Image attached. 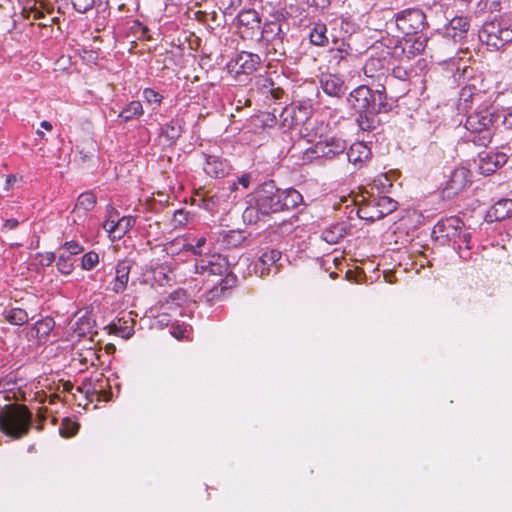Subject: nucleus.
<instances>
[{"instance_id":"nucleus-8","label":"nucleus","mask_w":512,"mask_h":512,"mask_svg":"<svg viewBox=\"0 0 512 512\" xmlns=\"http://www.w3.org/2000/svg\"><path fill=\"white\" fill-rule=\"evenodd\" d=\"M397 201L388 196H378L370 200L366 207L360 209L359 213H366L369 209L375 208V213L369 216H361V218L375 221L394 212L397 209Z\"/></svg>"},{"instance_id":"nucleus-54","label":"nucleus","mask_w":512,"mask_h":512,"mask_svg":"<svg viewBox=\"0 0 512 512\" xmlns=\"http://www.w3.org/2000/svg\"><path fill=\"white\" fill-rule=\"evenodd\" d=\"M116 224L117 221L111 218H108L103 224V228L105 229V231L108 232L109 235L113 238H115V235H117Z\"/></svg>"},{"instance_id":"nucleus-62","label":"nucleus","mask_w":512,"mask_h":512,"mask_svg":"<svg viewBox=\"0 0 512 512\" xmlns=\"http://www.w3.org/2000/svg\"><path fill=\"white\" fill-rule=\"evenodd\" d=\"M375 213V208L374 209H369L366 213H361L360 217L361 216H369V215H372Z\"/></svg>"},{"instance_id":"nucleus-16","label":"nucleus","mask_w":512,"mask_h":512,"mask_svg":"<svg viewBox=\"0 0 512 512\" xmlns=\"http://www.w3.org/2000/svg\"><path fill=\"white\" fill-rule=\"evenodd\" d=\"M205 243V237L198 238L195 245L188 243L186 239L177 238L173 241L167 242L164 245V250L169 254H174L177 250H187L191 251L195 255H201L200 248L204 246Z\"/></svg>"},{"instance_id":"nucleus-29","label":"nucleus","mask_w":512,"mask_h":512,"mask_svg":"<svg viewBox=\"0 0 512 512\" xmlns=\"http://www.w3.org/2000/svg\"><path fill=\"white\" fill-rule=\"evenodd\" d=\"M239 26L254 30L260 28V18L257 11L253 9L241 11L237 16Z\"/></svg>"},{"instance_id":"nucleus-28","label":"nucleus","mask_w":512,"mask_h":512,"mask_svg":"<svg viewBox=\"0 0 512 512\" xmlns=\"http://www.w3.org/2000/svg\"><path fill=\"white\" fill-rule=\"evenodd\" d=\"M309 40L315 46H326L329 42L326 25L322 22L314 23L309 32Z\"/></svg>"},{"instance_id":"nucleus-44","label":"nucleus","mask_w":512,"mask_h":512,"mask_svg":"<svg viewBox=\"0 0 512 512\" xmlns=\"http://www.w3.org/2000/svg\"><path fill=\"white\" fill-rule=\"evenodd\" d=\"M163 133L169 139H177L181 134V126L171 122L165 125Z\"/></svg>"},{"instance_id":"nucleus-13","label":"nucleus","mask_w":512,"mask_h":512,"mask_svg":"<svg viewBox=\"0 0 512 512\" xmlns=\"http://www.w3.org/2000/svg\"><path fill=\"white\" fill-rule=\"evenodd\" d=\"M96 196L92 192L82 193L75 204L72 212L73 222L79 224L86 217L87 213L94 209Z\"/></svg>"},{"instance_id":"nucleus-6","label":"nucleus","mask_w":512,"mask_h":512,"mask_svg":"<svg viewBox=\"0 0 512 512\" xmlns=\"http://www.w3.org/2000/svg\"><path fill=\"white\" fill-rule=\"evenodd\" d=\"M280 193V189L276 188L272 182L261 186L255 197L261 215L266 216L283 210Z\"/></svg>"},{"instance_id":"nucleus-36","label":"nucleus","mask_w":512,"mask_h":512,"mask_svg":"<svg viewBox=\"0 0 512 512\" xmlns=\"http://www.w3.org/2000/svg\"><path fill=\"white\" fill-rule=\"evenodd\" d=\"M172 273L173 269L170 264H161L154 269V278L160 285H164L173 279Z\"/></svg>"},{"instance_id":"nucleus-46","label":"nucleus","mask_w":512,"mask_h":512,"mask_svg":"<svg viewBox=\"0 0 512 512\" xmlns=\"http://www.w3.org/2000/svg\"><path fill=\"white\" fill-rule=\"evenodd\" d=\"M188 221V213L185 212L182 209H179L174 212L173 218H172V225L174 228L182 227L186 225Z\"/></svg>"},{"instance_id":"nucleus-61","label":"nucleus","mask_w":512,"mask_h":512,"mask_svg":"<svg viewBox=\"0 0 512 512\" xmlns=\"http://www.w3.org/2000/svg\"><path fill=\"white\" fill-rule=\"evenodd\" d=\"M373 64H374V61H373V60L365 64V66H364L365 74H367V73L371 70V69H370V67H371Z\"/></svg>"},{"instance_id":"nucleus-11","label":"nucleus","mask_w":512,"mask_h":512,"mask_svg":"<svg viewBox=\"0 0 512 512\" xmlns=\"http://www.w3.org/2000/svg\"><path fill=\"white\" fill-rule=\"evenodd\" d=\"M346 148L347 143L345 140L336 136H330L316 143L315 152L320 154L322 157L332 159L337 155L344 153Z\"/></svg>"},{"instance_id":"nucleus-4","label":"nucleus","mask_w":512,"mask_h":512,"mask_svg":"<svg viewBox=\"0 0 512 512\" xmlns=\"http://www.w3.org/2000/svg\"><path fill=\"white\" fill-rule=\"evenodd\" d=\"M479 39L493 50H499L512 41V23L505 18L486 22L479 32Z\"/></svg>"},{"instance_id":"nucleus-25","label":"nucleus","mask_w":512,"mask_h":512,"mask_svg":"<svg viewBox=\"0 0 512 512\" xmlns=\"http://www.w3.org/2000/svg\"><path fill=\"white\" fill-rule=\"evenodd\" d=\"M281 257V252L278 250H269L264 252L260 258L259 262L256 264L255 269L256 272L260 273V276L268 275L270 273L269 266L274 265Z\"/></svg>"},{"instance_id":"nucleus-22","label":"nucleus","mask_w":512,"mask_h":512,"mask_svg":"<svg viewBox=\"0 0 512 512\" xmlns=\"http://www.w3.org/2000/svg\"><path fill=\"white\" fill-rule=\"evenodd\" d=\"M371 156V151L363 142L353 143L346 152L347 160L354 165H362Z\"/></svg>"},{"instance_id":"nucleus-33","label":"nucleus","mask_w":512,"mask_h":512,"mask_svg":"<svg viewBox=\"0 0 512 512\" xmlns=\"http://www.w3.org/2000/svg\"><path fill=\"white\" fill-rule=\"evenodd\" d=\"M372 109L377 113H386L392 109V105L387 101L385 87L380 85L379 89L373 91Z\"/></svg>"},{"instance_id":"nucleus-18","label":"nucleus","mask_w":512,"mask_h":512,"mask_svg":"<svg viewBox=\"0 0 512 512\" xmlns=\"http://www.w3.org/2000/svg\"><path fill=\"white\" fill-rule=\"evenodd\" d=\"M310 114V111L305 106H292L287 107L283 110L281 116L284 117L283 119V125L285 127H292L296 125L302 124L305 120L308 119V116Z\"/></svg>"},{"instance_id":"nucleus-60","label":"nucleus","mask_w":512,"mask_h":512,"mask_svg":"<svg viewBox=\"0 0 512 512\" xmlns=\"http://www.w3.org/2000/svg\"><path fill=\"white\" fill-rule=\"evenodd\" d=\"M40 126L42 128H44V129H46V130H51L52 129V124L49 121H46V120L42 121L40 123Z\"/></svg>"},{"instance_id":"nucleus-17","label":"nucleus","mask_w":512,"mask_h":512,"mask_svg":"<svg viewBox=\"0 0 512 512\" xmlns=\"http://www.w3.org/2000/svg\"><path fill=\"white\" fill-rule=\"evenodd\" d=\"M469 29V22L466 17L457 16L452 18L444 26V34L455 42L461 40Z\"/></svg>"},{"instance_id":"nucleus-52","label":"nucleus","mask_w":512,"mask_h":512,"mask_svg":"<svg viewBox=\"0 0 512 512\" xmlns=\"http://www.w3.org/2000/svg\"><path fill=\"white\" fill-rule=\"evenodd\" d=\"M250 179H251L250 174H248V173L243 174L242 176L238 177L237 182H234L233 184L230 185V189L236 190L238 184L246 189L249 187Z\"/></svg>"},{"instance_id":"nucleus-45","label":"nucleus","mask_w":512,"mask_h":512,"mask_svg":"<svg viewBox=\"0 0 512 512\" xmlns=\"http://www.w3.org/2000/svg\"><path fill=\"white\" fill-rule=\"evenodd\" d=\"M143 98L151 104L159 105L162 101V95L151 88H145L143 90Z\"/></svg>"},{"instance_id":"nucleus-31","label":"nucleus","mask_w":512,"mask_h":512,"mask_svg":"<svg viewBox=\"0 0 512 512\" xmlns=\"http://www.w3.org/2000/svg\"><path fill=\"white\" fill-rule=\"evenodd\" d=\"M284 36L282 32L281 25L278 22H270L266 23L263 26V29L261 31V37L259 39L260 43L262 45H265L273 40L276 39V37H282Z\"/></svg>"},{"instance_id":"nucleus-48","label":"nucleus","mask_w":512,"mask_h":512,"mask_svg":"<svg viewBox=\"0 0 512 512\" xmlns=\"http://www.w3.org/2000/svg\"><path fill=\"white\" fill-rule=\"evenodd\" d=\"M470 241H471V233L468 229L465 227L463 229H460V235L457 237V242L455 244L458 245V248L461 249V244H465V248L469 250L470 247Z\"/></svg>"},{"instance_id":"nucleus-42","label":"nucleus","mask_w":512,"mask_h":512,"mask_svg":"<svg viewBox=\"0 0 512 512\" xmlns=\"http://www.w3.org/2000/svg\"><path fill=\"white\" fill-rule=\"evenodd\" d=\"M187 300V295L184 290L178 289L172 292L166 299V303H171L177 307H180Z\"/></svg>"},{"instance_id":"nucleus-64","label":"nucleus","mask_w":512,"mask_h":512,"mask_svg":"<svg viewBox=\"0 0 512 512\" xmlns=\"http://www.w3.org/2000/svg\"><path fill=\"white\" fill-rule=\"evenodd\" d=\"M231 237L237 236L238 238H241V234L238 232L231 231Z\"/></svg>"},{"instance_id":"nucleus-49","label":"nucleus","mask_w":512,"mask_h":512,"mask_svg":"<svg viewBox=\"0 0 512 512\" xmlns=\"http://www.w3.org/2000/svg\"><path fill=\"white\" fill-rule=\"evenodd\" d=\"M63 248L71 255H77L83 251V247L76 241L65 242Z\"/></svg>"},{"instance_id":"nucleus-63","label":"nucleus","mask_w":512,"mask_h":512,"mask_svg":"<svg viewBox=\"0 0 512 512\" xmlns=\"http://www.w3.org/2000/svg\"><path fill=\"white\" fill-rule=\"evenodd\" d=\"M172 334L177 338H182L184 336V331H177V333L172 332Z\"/></svg>"},{"instance_id":"nucleus-32","label":"nucleus","mask_w":512,"mask_h":512,"mask_svg":"<svg viewBox=\"0 0 512 512\" xmlns=\"http://www.w3.org/2000/svg\"><path fill=\"white\" fill-rule=\"evenodd\" d=\"M280 192L283 210L293 209L303 201L302 195L295 189H280Z\"/></svg>"},{"instance_id":"nucleus-24","label":"nucleus","mask_w":512,"mask_h":512,"mask_svg":"<svg viewBox=\"0 0 512 512\" xmlns=\"http://www.w3.org/2000/svg\"><path fill=\"white\" fill-rule=\"evenodd\" d=\"M468 182L469 170L464 167L456 168L450 176L447 189L451 190L452 193H458L466 187Z\"/></svg>"},{"instance_id":"nucleus-57","label":"nucleus","mask_w":512,"mask_h":512,"mask_svg":"<svg viewBox=\"0 0 512 512\" xmlns=\"http://www.w3.org/2000/svg\"><path fill=\"white\" fill-rule=\"evenodd\" d=\"M503 125L506 128H512V110L504 116Z\"/></svg>"},{"instance_id":"nucleus-5","label":"nucleus","mask_w":512,"mask_h":512,"mask_svg":"<svg viewBox=\"0 0 512 512\" xmlns=\"http://www.w3.org/2000/svg\"><path fill=\"white\" fill-rule=\"evenodd\" d=\"M395 24L405 35L421 32L427 23L425 13L419 8H408L395 14Z\"/></svg>"},{"instance_id":"nucleus-21","label":"nucleus","mask_w":512,"mask_h":512,"mask_svg":"<svg viewBox=\"0 0 512 512\" xmlns=\"http://www.w3.org/2000/svg\"><path fill=\"white\" fill-rule=\"evenodd\" d=\"M333 42L337 46L331 48L329 51L331 57L330 61L335 63L337 66L348 64L349 59L353 57L351 46L344 40L339 42L334 39Z\"/></svg>"},{"instance_id":"nucleus-59","label":"nucleus","mask_w":512,"mask_h":512,"mask_svg":"<svg viewBox=\"0 0 512 512\" xmlns=\"http://www.w3.org/2000/svg\"><path fill=\"white\" fill-rule=\"evenodd\" d=\"M309 2L312 4V5H316L318 7H326L329 3V0H309Z\"/></svg>"},{"instance_id":"nucleus-2","label":"nucleus","mask_w":512,"mask_h":512,"mask_svg":"<svg viewBox=\"0 0 512 512\" xmlns=\"http://www.w3.org/2000/svg\"><path fill=\"white\" fill-rule=\"evenodd\" d=\"M32 423V413L25 405L8 404L0 410V431L11 439L27 436Z\"/></svg>"},{"instance_id":"nucleus-40","label":"nucleus","mask_w":512,"mask_h":512,"mask_svg":"<svg viewBox=\"0 0 512 512\" xmlns=\"http://www.w3.org/2000/svg\"><path fill=\"white\" fill-rule=\"evenodd\" d=\"M260 211L258 209V205L255 202V205L248 206L243 212V220L249 224L256 223L259 220Z\"/></svg>"},{"instance_id":"nucleus-10","label":"nucleus","mask_w":512,"mask_h":512,"mask_svg":"<svg viewBox=\"0 0 512 512\" xmlns=\"http://www.w3.org/2000/svg\"><path fill=\"white\" fill-rule=\"evenodd\" d=\"M508 160L504 152L490 151L479 154V171L488 176L501 168Z\"/></svg>"},{"instance_id":"nucleus-15","label":"nucleus","mask_w":512,"mask_h":512,"mask_svg":"<svg viewBox=\"0 0 512 512\" xmlns=\"http://www.w3.org/2000/svg\"><path fill=\"white\" fill-rule=\"evenodd\" d=\"M131 270L130 261H121L115 267V277L111 283V290L116 293H122L128 284L129 274Z\"/></svg>"},{"instance_id":"nucleus-20","label":"nucleus","mask_w":512,"mask_h":512,"mask_svg":"<svg viewBox=\"0 0 512 512\" xmlns=\"http://www.w3.org/2000/svg\"><path fill=\"white\" fill-rule=\"evenodd\" d=\"M320 82L323 91L329 96L340 97L345 93L344 81L336 75H323Z\"/></svg>"},{"instance_id":"nucleus-56","label":"nucleus","mask_w":512,"mask_h":512,"mask_svg":"<svg viewBox=\"0 0 512 512\" xmlns=\"http://www.w3.org/2000/svg\"><path fill=\"white\" fill-rule=\"evenodd\" d=\"M16 180L17 179L15 175H8L5 182V190L9 191L10 189H12Z\"/></svg>"},{"instance_id":"nucleus-41","label":"nucleus","mask_w":512,"mask_h":512,"mask_svg":"<svg viewBox=\"0 0 512 512\" xmlns=\"http://www.w3.org/2000/svg\"><path fill=\"white\" fill-rule=\"evenodd\" d=\"M99 262V255L94 252L90 251L83 255L82 257V268L84 270H91L93 269Z\"/></svg>"},{"instance_id":"nucleus-19","label":"nucleus","mask_w":512,"mask_h":512,"mask_svg":"<svg viewBox=\"0 0 512 512\" xmlns=\"http://www.w3.org/2000/svg\"><path fill=\"white\" fill-rule=\"evenodd\" d=\"M260 61V57L257 54L242 51L235 59L236 72L250 74L257 69Z\"/></svg>"},{"instance_id":"nucleus-43","label":"nucleus","mask_w":512,"mask_h":512,"mask_svg":"<svg viewBox=\"0 0 512 512\" xmlns=\"http://www.w3.org/2000/svg\"><path fill=\"white\" fill-rule=\"evenodd\" d=\"M57 268L62 274H70L73 270V263L71 262L70 256L61 254L57 261Z\"/></svg>"},{"instance_id":"nucleus-34","label":"nucleus","mask_w":512,"mask_h":512,"mask_svg":"<svg viewBox=\"0 0 512 512\" xmlns=\"http://www.w3.org/2000/svg\"><path fill=\"white\" fill-rule=\"evenodd\" d=\"M143 106L140 101H131L119 114L122 122H128L143 115Z\"/></svg>"},{"instance_id":"nucleus-1","label":"nucleus","mask_w":512,"mask_h":512,"mask_svg":"<svg viewBox=\"0 0 512 512\" xmlns=\"http://www.w3.org/2000/svg\"><path fill=\"white\" fill-rule=\"evenodd\" d=\"M227 271L228 263L220 254H213L196 261L195 272L197 274L203 275L207 282L210 281L209 278H214L211 280L212 287L205 295L208 302L219 297L224 290L235 282V277L228 275Z\"/></svg>"},{"instance_id":"nucleus-3","label":"nucleus","mask_w":512,"mask_h":512,"mask_svg":"<svg viewBox=\"0 0 512 512\" xmlns=\"http://www.w3.org/2000/svg\"><path fill=\"white\" fill-rule=\"evenodd\" d=\"M498 115L493 108H484L469 114L465 121L468 141L475 145L487 146L493 137Z\"/></svg>"},{"instance_id":"nucleus-27","label":"nucleus","mask_w":512,"mask_h":512,"mask_svg":"<svg viewBox=\"0 0 512 512\" xmlns=\"http://www.w3.org/2000/svg\"><path fill=\"white\" fill-rule=\"evenodd\" d=\"M2 315L12 325H23L30 319L28 312L20 307L6 308Z\"/></svg>"},{"instance_id":"nucleus-7","label":"nucleus","mask_w":512,"mask_h":512,"mask_svg":"<svg viewBox=\"0 0 512 512\" xmlns=\"http://www.w3.org/2000/svg\"><path fill=\"white\" fill-rule=\"evenodd\" d=\"M463 228V221L458 217L452 216L438 221L433 228L432 235L442 244L446 241L456 243L457 237L460 235V229Z\"/></svg>"},{"instance_id":"nucleus-55","label":"nucleus","mask_w":512,"mask_h":512,"mask_svg":"<svg viewBox=\"0 0 512 512\" xmlns=\"http://www.w3.org/2000/svg\"><path fill=\"white\" fill-rule=\"evenodd\" d=\"M508 0H487V4L494 11H500L502 5L506 4Z\"/></svg>"},{"instance_id":"nucleus-58","label":"nucleus","mask_w":512,"mask_h":512,"mask_svg":"<svg viewBox=\"0 0 512 512\" xmlns=\"http://www.w3.org/2000/svg\"><path fill=\"white\" fill-rule=\"evenodd\" d=\"M19 222L17 219H8L5 221V224H4V227L12 230V229H15L17 226H18Z\"/></svg>"},{"instance_id":"nucleus-14","label":"nucleus","mask_w":512,"mask_h":512,"mask_svg":"<svg viewBox=\"0 0 512 512\" xmlns=\"http://www.w3.org/2000/svg\"><path fill=\"white\" fill-rule=\"evenodd\" d=\"M512 217V199L497 201L486 213L487 222L503 221Z\"/></svg>"},{"instance_id":"nucleus-50","label":"nucleus","mask_w":512,"mask_h":512,"mask_svg":"<svg viewBox=\"0 0 512 512\" xmlns=\"http://www.w3.org/2000/svg\"><path fill=\"white\" fill-rule=\"evenodd\" d=\"M474 97L473 88L466 86L461 89L460 92V101L464 103V106L467 107L468 102H472Z\"/></svg>"},{"instance_id":"nucleus-23","label":"nucleus","mask_w":512,"mask_h":512,"mask_svg":"<svg viewBox=\"0 0 512 512\" xmlns=\"http://www.w3.org/2000/svg\"><path fill=\"white\" fill-rule=\"evenodd\" d=\"M230 166L218 156H208L204 165V171L215 178H221L228 174Z\"/></svg>"},{"instance_id":"nucleus-30","label":"nucleus","mask_w":512,"mask_h":512,"mask_svg":"<svg viewBox=\"0 0 512 512\" xmlns=\"http://www.w3.org/2000/svg\"><path fill=\"white\" fill-rule=\"evenodd\" d=\"M377 112L373 109L367 112L359 113L357 118L358 126L363 131H372L379 126L380 120L377 117Z\"/></svg>"},{"instance_id":"nucleus-53","label":"nucleus","mask_w":512,"mask_h":512,"mask_svg":"<svg viewBox=\"0 0 512 512\" xmlns=\"http://www.w3.org/2000/svg\"><path fill=\"white\" fill-rule=\"evenodd\" d=\"M112 329H113V332H114L116 335H118V336H120V337H122V338H129V337H131V336H132V333H133V331H132V329H131V328H129V327L117 326V325H115V324L112 326Z\"/></svg>"},{"instance_id":"nucleus-39","label":"nucleus","mask_w":512,"mask_h":512,"mask_svg":"<svg viewBox=\"0 0 512 512\" xmlns=\"http://www.w3.org/2000/svg\"><path fill=\"white\" fill-rule=\"evenodd\" d=\"M333 26H339L345 35H351L356 30V24L347 16H341L332 22Z\"/></svg>"},{"instance_id":"nucleus-47","label":"nucleus","mask_w":512,"mask_h":512,"mask_svg":"<svg viewBox=\"0 0 512 512\" xmlns=\"http://www.w3.org/2000/svg\"><path fill=\"white\" fill-rule=\"evenodd\" d=\"M71 3L76 11L85 13L94 6L95 0H71Z\"/></svg>"},{"instance_id":"nucleus-37","label":"nucleus","mask_w":512,"mask_h":512,"mask_svg":"<svg viewBox=\"0 0 512 512\" xmlns=\"http://www.w3.org/2000/svg\"><path fill=\"white\" fill-rule=\"evenodd\" d=\"M135 225V218L132 216H124L117 220L115 239H120L126 232H128Z\"/></svg>"},{"instance_id":"nucleus-26","label":"nucleus","mask_w":512,"mask_h":512,"mask_svg":"<svg viewBox=\"0 0 512 512\" xmlns=\"http://www.w3.org/2000/svg\"><path fill=\"white\" fill-rule=\"evenodd\" d=\"M347 234V228L344 223H335L326 227L321 234V238L328 244L338 243Z\"/></svg>"},{"instance_id":"nucleus-12","label":"nucleus","mask_w":512,"mask_h":512,"mask_svg":"<svg viewBox=\"0 0 512 512\" xmlns=\"http://www.w3.org/2000/svg\"><path fill=\"white\" fill-rule=\"evenodd\" d=\"M54 327V319L51 317H45L27 329L26 337L28 340H35L38 344H43L48 340V337Z\"/></svg>"},{"instance_id":"nucleus-51","label":"nucleus","mask_w":512,"mask_h":512,"mask_svg":"<svg viewBox=\"0 0 512 512\" xmlns=\"http://www.w3.org/2000/svg\"><path fill=\"white\" fill-rule=\"evenodd\" d=\"M37 257L41 266H50L55 261L53 252L39 253Z\"/></svg>"},{"instance_id":"nucleus-9","label":"nucleus","mask_w":512,"mask_h":512,"mask_svg":"<svg viewBox=\"0 0 512 512\" xmlns=\"http://www.w3.org/2000/svg\"><path fill=\"white\" fill-rule=\"evenodd\" d=\"M373 99V90L361 85L350 92L347 102L359 114L372 109Z\"/></svg>"},{"instance_id":"nucleus-35","label":"nucleus","mask_w":512,"mask_h":512,"mask_svg":"<svg viewBox=\"0 0 512 512\" xmlns=\"http://www.w3.org/2000/svg\"><path fill=\"white\" fill-rule=\"evenodd\" d=\"M283 37H276L275 40L265 44V48L267 51V54H272L273 59L280 60L281 57H284L286 54L284 43H283Z\"/></svg>"},{"instance_id":"nucleus-38","label":"nucleus","mask_w":512,"mask_h":512,"mask_svg":"<svg viewBox=\"0 0 512 512\" xmlns=\"http://www.w3.org/2000/svg\"><path fill=\"white\" fill-rule=\"evenodd\" d=\"M79 425L78 423L70 420L69 418L63 419L60 427H59V433L62 437H72L74 436L78 431Z\"/></svg>"}]
</instances>
